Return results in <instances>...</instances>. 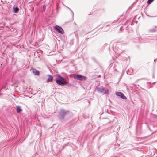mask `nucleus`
<instances>
[{
    "mask_svg": "<svg viewBox=\"0 0 157 157\" xmlns=\"http://www.w3.org/2000/svg\"><path fill=\"white\" fill-rule=\"evenodd\" d=\"M137 23V21H136V24Z\"/></svg>",
    "mask_w": 157,
    "mask_h": 157,
    "instance_id": "nucleus-26",
    "label": "nucleus"
},
{
    "mask_svg": "<svg viewBox=\"0 0 157 157\" xmlns=\"http://www.w3.org/2000/svg\"><path fill=\"white\" fill-rule=\"evenodd\" d=\"M147 16L148 17H156L155 16H150V15H147Z\"/></svg>",
    "mask_w": 157,
    "mask_h": 157,
    "instance_id": "nucleus-19",
    "label": "nucleus"
},
{
    "mask_svg": "<svg viewBox=\"0 0 157 157\" xmlns=\"http://www.w3.org/2000/svg\"><path fill=\"white\" fill-rule=\"evenodd\" d=\"M155 118L157 119V115H155Z\"/></svg>",
    "mask_w": 157,
    "mask_h": 157,
    "instance_id": "nucleus-20",
    "label": "nucleus"
},
{
    "mask_svg": "<svg viewBox=\"0 0 157 157\" xmlns=\"http://www.w3.org/2000/svg\"><path fill=\"white\" fill-rule=\"evenodd\" d=\"M123 27H121L120 28V31H122L123 30Z\"/></svg>",
    "mask_w": 157,
    "mask_h": 157,
    "instance_id": "nucleus-18",
    "label": "nucleus"
},
{
    "mask_svg": "<svg viewBox=\"0 0 157 157\" xmlns=\"http://www.w3.org/2000/svg\"><path fill=\"white\" fill-rule=\"evenodd\" d=\"M95 89L97 90L98 92L102 93L103 94H107L109 93L108 90H107L105 89L102 87H98L96 86Z\"/></svg>",
    "mask_w": 157,
    "mask_h": 157,
    "instance_id": "nucleus-5",
    "label": "nucleus"
},
{
    "mask_svg": "<svg viewBox=\"0 0 157 157\" xmlns=\"http://www.w3.org/2000/svg\"><path fill=\"white\" fill-rule=\"evenodd\" d=\"M46 6V5H44L43 8H41V9L40 8V10H41L42 12L44 11Z\"/></svg>",
    "mask_w": 157,
    "mask_h": 157,
    "instance_id": "nucleus-13",
    "label": "nucleus"
},
{
    "mask_svg": "<svg viewBox=\"0 0 157 157\" xmlns=\"http://www.w3.org/2000/svg\"><path fill=\"white\" fill-rule=\"evenodd\" d=\"M115 94L117 96L120 97L122 99L124 100L127 99V97L121 92H116L115 93Z\"/></svg>",
    "mask_w": 157,
    "mask_h": 157,
    "instance_id": "nucleus-8",
    "label": "nucleus"
},
{
    "mask_svg": "<svg viewBox=\"0 0 157 157\" xmlns=\"http://www.w3.org/2000/svg\"><path fill=\"white\" fill-rule=\"evenodd\" d=\"M73 77L74 79L81 81H84L87 80V78L80 74H74Z\"/></svg>",
    "mask_w": 157,
    "mask_h": 157,
    "instance_id": "nucleus-4",
    "label": "nucleus"
},
{
    "mask_svg": "<svg viewBox=\"0 0 157 157\" xmlns=\"http://www.w3.org/2000/svg\"><path fill=\"white\" fill-rule=\"evenodd\" d=\"M128 25L126 27V28H125V29H127L128 28Z\"/></svg>",
    "mask_w": 157,
    "mask_h": 157,
    "instance_id": "nucleus-22",
    "label": "nucleus"
},
{
    "mask_svg": "<svg viewBox=\"0 0 157 157\" xmlns=\"http://www.w3.org/2000/svg\"><path fill=\"white\" fill-rule=\"evenodd\" d=\"M67 8L68 9H69L71 11V12L72 15V18L71 20V21H73V20L74 13H73V11H72V10L70 8H69L68 7H67Z\"/></svg>",
    "mask_w": 157,
    "mask_h": 157,
    "instance_id": "nucleus-16",
    "label": "nucleus"
},
{
    "mask_svg": "<svg viewBox=\"0 0 157 157\" xmlns=\"http://www.w3.org/2000/svg\"><path fill=\"white\" fill-rule=\"evenodd\" d=\"M54 30L61 34H63L64 32L62 28L58 25H56L54 27Z\"/></svg>",
    "mask_w": 157,
    "mask_h": 157,
    "instance_id": "nucleus-6",
    "label": "nucleus"
},
{
    "mask_svg": "<svg viewBox=\"0 0 157 157\" xmlns=\"http://www.w3.org/2000/svg\"><path fill=\"white\" fill-rule=\"evenodd\" d=\"M16 111L17 113H19L21 111H22V109L20 106H17V107Z\"/></svg>",
    "mask_w": 157,
    "mask_h": 157,
    "instance_id": "nucleus-11",
    "label": "nucleus"
},
{
    "mask_svg": "<svg viewBox=\"0 0 157 157\" xmlns=\"http://www.w3.org/2000/svg\"><path fill=\"white\" fill-rule=\"evenodd\" d=\"M83 31L79 32L78 33L77 32V31L74 32V33L76 38L77 41L78 43L79 42V36H82L83 34Z\"/></svg>",
    "mask_w": 157,
    "mask_h": 157,
    "instance_id": "nucleus-7",
    "label": "nucleus"
},
{
    "mask_svg": "<svg viewBox=\"0 0 157 157\" xmlns=\"http://www.w3.org/2000/svg\"><path fill=\"white\" fill-rule=\"evenodd\" d=\"M112 48L114 52L118 55H120L123 52L121 49V44L119 42L114 43L112 46Z\"/></svg>",
    "mask_w": 157,
    "mask_h": 157,
    "instance_id": "nucleus-2",
    "label": "nucleus"
},
{
    "mask_svg": "<svg viewBox=\"0 0 157 157\" xmlns=\"http://www.w3.org/2000/svg\"><path fill=\"white\" fill-rule=\"evenodd\" d=\"M70 111L68 110H65L62 108L60 109L58 117L61 120H63L67 115L70 114Z\"/></svg>",
    "mask_w": 157,
    "mask_h": 157,
    "instance_id": "nucleus-3",
    "label": "nucleus"
},
{
    "mask_svg": "<svg viewBox=\"0 0 157 157\" xmlns=\"http://www.w3.org/2000/svg\"><path fill=\"white\" fill-rule=\"evenodd\" d=\"M43 52V51H41V50H40V53H41V52Z\"/></svg>",
    "mask_w": 157,
    "mask_h": 157,
    "instance_id": "nucleus-24",
    "label": "nucleus"
},
{
    "mask_svg": "<svg viewBox=\"0 0 157 157\" xmlns=\"http://www.w3.org/2000/svg\"><path fill=\"white\" fill-rule=\"evenodd\" d=\"M74 40V39H72L70 40V44L71 45H72L73 44Z\"/></svg>",
    "mask_w": 157,
    "mask_h": 157,
    "instance_id": "nucleus-14",
    "label": "nucleus"
},
{
    "mask_svg": "<svg viewBox=\"0 0 157 157\" xmlns=\"http://www.w3.org/2000/svg\"><path fill=\"white\" fill-rule=\"evenodd\" d=\"M156 59H155L154 60V62H155V63L156 62Z\"/></svg>",
    "mask_w": 157,
    "mask_h": 157,
    "instance_id": "nucleus-21",
    "label": "nucleus"
},
{
    "mask_svg": "<svg viewBox=\"0 0 157 157\" xmlns=\"http://www.w3.org/2000/svg\"><path fill=\"white\" fill-rule=\"evenodd\" d=\"M121 78V77L120 78V79Z\"/></svg>",
    "mask_w": 157,
    "mask_h": 157,
    "instance_id": "nucleus-29",
    "label": "nucleus"
},
{
    "mask_svg": "<svg viewBox=\"0 0 157 157\" xmlns=\"http://www.w3.org/2000/svg\"><path fill=\"white\" fill-rule=\"evenodd\" d=\"M108 26H109L108 25H107V26H106V27H108Z\"/></svg>",
    "mask_w": 157,
    "mask_h": 157,
    "instance_id": "nucleus-31",
    "label": "nucleus"
},
{
    "mask_svg": "<svg viewBox=\"0 0 157 157\" xmlns=\"http://www.w3.org/2000/svg\"><path fill=\"white\" fill-rule=\"evenodd\" d=\"M74 24H75V23H74Z\"/></svg>",
    "mask_w": 157,
    "mask_h": 157,
    "instance_id": "nucleus-30",
    "label": "nucleus"
},
{
    "mask_svg": "<svg viewBox=\"0 0 157 157\" xmlns=\"http://www.w3.org/2000/svg\"><path fill=\"white\" fill-rule=\"evenodd\" d=\"M14 12L15 13H17L19 11V9L18 7L14 8Z\"/></svg>",
    "mask_w": 157,
    "mask_h": 157,
    "instance_id": "nucleus-15",
    "label": "nucleus"
},
{
    "mask_svg": "<svg viewBox=\"0 0 157 157\" xmlns=\"http://www.w3.org/2000/svg\"><path fill=\"white\" fill-rule=\"evenodd\" d=\"M106 45H108V44H105V46H106Z\"/></svg>",
    "mask_w": 157,
    "mask_h": 157,
    "instance_id": "nucleus-23",
    "label": "nucleus"
},
{
    "mask_svg": "<svg viewBox=\"0 0 157 157\" xmlns=\"http://www.w3.org/2000/svg\"><path fill=\"white\" fill-rule=\"evenodd\" d=\"M48 77L47 79V81L48 82H51L53 80V78L52 75H48Z\"/></svg>",
    "mask_w": 157,
    "mask_h": 157,
    "instance_id": "nucleus-9",
    "label": "nucleus"
},
{
    "mask_svg": "<svg viewBox=\"0 0 157 157\" xmlns=\"http://www.w3.org/2000/svg\"><path fill=\"white\" fill-rule=\"evenodd\" d=\"M133 71V70L132 69H131L130 70L128 69V70L127 71V73L128 75H130L132 72Z\"/></svg>",
    "mask_w": 157,
    "mask_h": 157,
    "instance_id": "nucleus-12",
    "label": "nucleus"
},
{
    "mask_svg": "<svg viewBox=\"0 0 157 157\" xmlns=\"http://www.w3.org/2000/svg\"><path fill=\"white\" fill-rule=\"evenodd\" d=\"M131 25H132V24H131Z\"/></svg>",
    "mask_w": 157,
    "mask_h": 157,
    "instance_id": "nucleus-28",
    "label": "nucleus"
},
{
    "mask_svg": "<svg viewBox=\"0 0 157 157\" xmlns=\"http://www.w3.org/2000/svg\"><path fill=\"white\" fill-rule=\"evenodd\" d=\"M41 136V135H40V137Z\"/></svg>",
    "mask_w": 157,
    "mask_h": 157,
    "instance_id": "nucleus-27",
    "label": "nucleus"
},
{
    "mask_svg": "<svg viewBox=\"0 0 157 157\" xmlns=\"http://www.w3.org/2000/svg\"><path fill=\"white\" fill-rule=\"evenodd\" d=\"M154 0H148L147 1V3L148 4H151Z\"/></svg>",
    "mask_w": 157,
    "mask_h": 157,
    "instance_id": "nucleus-17",
    "label": "nucleus"
},
{
    "mask_svg": "<svg viewBox=\"0 0 157 157\" xmlns=\"http://www.w3.org/2000/svg\"><path fill=\"white\" fill-rule=\"evenodd\" d=\"M33 72L35 75H39V72L38 71L35 69H32Z\"/></svg>",
    "mask_w": 157,
    "mask_h": 157,
    "instance_id": "nucleus-10",
    "label": "nucleus"
},
{
    "mask_svg": "<svg viewBox=\"0 0 157 157\" xmlns=\"http://www.w3.org/2000/svg\"><path fill=\"white\" fill-rule=\"evenodd\" d=\"M109 48V50L110 51V48Z\"/></svg>",
    "mask_w": 157,
    "mask_h": 157,
    "instance_id": "nucleus-25",
    "label": "nucleus"
},
{
    "mask_svg": "<svg viewBox=\"0 0 157 157\" xmlns=\"http://www.w3.org/2000/svg\"><path fill=\"white\" fill-rule=\"evenodd\" d=\"M56 82L58 85L60 86H74V85L68 83L65 78L60 75H58L56 78Z\"/></svg>",
    "mask_w": 157,
    "mask_h": 157,
    "instance_id": "nucleus-1",
    "label": "nucleus"
}]
</instances>
